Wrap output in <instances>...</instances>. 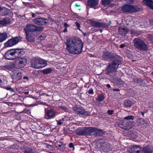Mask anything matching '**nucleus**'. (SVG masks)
I'll list each match as a JSON object with an SVG mask.
<instances>
[{"instance_id": "f257e3e1", "label": "nucleus", "mask_w": 153, "mask_h": 153, "mask_svg": "<svg viewBox=\"0 0 153 153\" xmlns=\"http://www.w3.org/2000/svg\"><path fill=\"white\" fill-rule=\"evenodd\" d=\"M66 48L69 53L73 54H79L82 51L84 43L78 38H68L66 40Z\"/></svg>"}, {"instance_id": "f03ea898", "label": "nucleus", "mask_w": 153, "mask_h": 153, "mask_svg": "<svg viewBox=\"0 0 153 153\" xmlns=\"http://www.w3.org/2000/svg\"><path fill=\"white\" fill-rule=\"evenodd\" d=\"M115 62L110 63L105 69L106 74L111 76H114L116 75L118 67L120 62L122 61L121 58L119 56H117L115 57Z\"/></svg>"}, {"instance_id": "7ed1b4c3", "label": "nucleus", "mask_w": 153, "mask_h": 153, "mask_svg": "<svg viewBox=\"0 0 153 153\" xmlns=\"http://www.w3.org/2000/svg\"><path fill=\"white\" fill-rule=\"evenodd\" d=\"M130 153H152V147L148 146L142 148L139 146H134L129 148Z\"/></svg>"}, {"instance_id": "20e7f679", "label": "nucleus", "mask_w": 153, "mask_h": 153, "mask_svg": "<svg viewBox=\"0 0 153 153\" xmlns=\"http://www.w3.org/2000/svg\"><path fill=\"white\" fill-rule=\"evenodd\" d=\"M31 66L36 69H40L45 66L47 61L43 59L33 58L31 62Z\"/></svg>"}, {"instance_id": "39448f33", "label": "nucleus", "mask_w": 153, "mask_h": 153, "mask_svg": "<svg viewBox=\"0 0 153 153\" xmlns=\"http://www.w3.org/2000/svg\"><path fill=\"white\" fill-rule=\"evenodd\" d=\"M134 46L140 50L146 51L148 49L147 45L141 40L138 38H135L133 40Z\"/></svg>"}, {"instance_id": "423d86ee", "label": "nucleus", "mask_w": 153, "mask_h": 153, "mask_svg": "<svg viewBox=\"0 0 153 153\" xmlns=\"http://www.w3.org/2000/svg\"><path fill=\"white\" fill-rule=\"evenodd\" d=\"M22 51L18 49H10V55L13 57L10 56V60L17 59L20 57L22 54Z\"/></svg>"}, {"instance_id": "0eeeda50", "label": "nucleus", "mask_w": 153, "mask_h": 153, "mask_svg": "<svg viewBox=\"0 0 153 153\" xmlns=\"http://www.w3.org/2000/svg\"><path fill=\"white\" fill-rule=\"evenodd\" d=\"M91 127L80 128L77 130L76 134L80 135H91Z\"/></svg>"}, {"instance_id": "6e6552de", "label": "nucleus", "mask_w": 153, "mask_h": 153, "mask_svg": "<svg viewBox=\"0 0 153 153\" xmlns=\"http://www.w3.org/2000/svg\"><path fill=\"white\" fill-rule=\"evenodd\" d=\"M86 22L88 24H90L92 26L96 27H102L107 28L108 26V25L106 23L100 22L91 20H88Z\"/></svg>"}, {"instance_id": "1a4fd4ad", "label": "nucleus", "mask_w": 153, "mask_h": 153, "mask_svg": "<svg viewBox=\"0 0 153 153\" xmlns=\"http://www.w3.org/2000/svg\"><path fill=\"white\" fill-rule=\"evenodd\" d=\"M56 114V112L52 109H45L44 117L46 119H50L54 118Z\"/></svg>"}, {"instance_id": "9d476101", "label": "nucleus", "mask_w": 153, "mask_h": 153, "mask_svg": "<svg viewBox=\"0 0 153 153\" xmlns=\"http://www.w3.org/2000/svg\"><path fill=\"white\" fill-rule=\"evenodd\" d=\"M73 110L77 114H81L85 116H88L89 115V112L85 111L83 108L81 107L74 106L73 107Z\"/></svg>"}, {"instance_id": "9b49d317", "label": "nucleus", "mask_w": 153, "mask_h": 153, "mask_svg": "<svg viewBox=\"0 0 153 153\" xmlns=\"http://www.w3.org/2000/svg\"><path fill=\"white\" fill-rule=\"evenodd\" d=\"M122 10L125 12L133 13L137 11V9L131 5L126 4L124 5L122 7Z\"/></svg>"}, {"instance_id": "f8f14e48", "label": "nucleus", "mask_w": 153, "mask_h": 153, "mask_svg": "<svg viewBox=\"0 0 153 153\" xmlns=\"http://www.w3.org/2000/svg\"><path fill=\"white\" fill-rule=\"evenodd\" d=\"M102 57L107 61H111L115 58L114 54L110 52H105L103 53Z\"/></svg>"}, {"instance_id": "ddd939ff", "label": "nucleus", "mask_w": 153, "mask_h": 153, "mask_svg": "<svg viewBox=\"0 0 153 153\" xmlns=\"http://www.w3.org/2000/svg\"><path fill=\"white\" fill-rule=\"evenodd\" d=\"M33 22L37 25H42L47 24L48 20L44 18H40L34 19Z\"/></svg>"}, {"instance_id": "4468645a", "label": "nucleus", "mask_w": 153, "mask_h": 153, "mask_svg": "<svg viewBox=\"0 0 153 153\" xmlns=\"http://www.w3.org/2000/svg\"><path fill=\"white\" fill-rule=\"evenodd\" d=\"M13 74L11 78L16 80L21 79L22 77V74L18 70H15L12 71Z\"/></svg>"}, {"instance_id": "2eb2a0df", "label": "nucleus", "mask_w": 153, "mask_h": 153, "mask_svg": "<svg viewBox=\"0 0 153 153\" xmlns=\"http://www.w3.org/2000/svg\"><path fill=\"white\" fill-rule=\"evenodd\" d=\"M36 26L28 24L26 26V27L24 29V30L26 33H29L30 32L36 31Z\"/></svg>"}, {"instance_id": "dca6fc26", "label": "nucleus", "mask_w": 153, "mask_h": 153, "mask_svg": "<svg viewBox=\"0 0 153 153\" xmlns=\"http://www.w3.org/2000/svg\"><path fill=\"white\" fill-rule=\"evenodd\" d=\"M19 63L18 68H22L26 65L27 63V59L24 57H21L19 59Z\"/></svg>"}, {"instance_id": "f3484780", "label": "nucleus", "mask_w": 153, "mask_h": 153, "mask_svg": "<svg viewBox=\"0 0 153 153\" xmlns=\"http://www.w3.org/2000/svg\"><path fill=\"white\" fill-rule=\"evenodd\" d=\"M21 40V38L20 36L16 37L10 39V46L16 45Z\"/></svg>"}, {"instance_id": "a211bd4d", "label": "nucleus", "mask_w": 153, "mask_h": 153, "mask_svg": "<svg viewBox=\"0 0 153 153\" xmlns=\"http://www.w3.org/2000/svg\"><path fill=\"white\" fill-rule=\"evenodd\" d=\"M99 2L98 0H88V4L91 7H93L97 5Z\"/></svg>"}, {"instance_id": "6ab92c4d", "label": "nucleus", "mask_w": 153, "mask_h": 153, "mask_svg": "<svg viewBox=\"0 0 153 153\" xmlns=\"http://www.w3.org/2000/svg\"><path fill=\"white\" fill-rule=\"evenodd\" d=\"M102 142L101 141L100 142L101 144H102ZM102 146V149L104 150L105 151H110L112 149L111 147L109 144H105L104 145H101Z\"/></svg>"}, {"instance_id": "aec40b11", "label": "nucleus", "mask_w": 153, "mask_h": 153, "mask_svg": "<svg viewBox=\"0 0 153 153\" xmlns=\"http://www.w3.org/2000/svg\"><path fill=\"white\" fill-rule=\"evenodd\" d=\"M143 3L146 6L153 9V1L151 0H143Z\"/></svg>"}, {"instance_id": "412c9836", "label": "nucleus", "mask_w": 153, "mask_h": 153, "mask_svg": "<svg viewBox=\"0 0 153 153\" xmlns=\"http://www.w3.org/2000/svg\"><path fill=\"white\" fill-rule=\"evenodd\" d=\"M9 22V19H3L0 20V27L6 26Z\"/></svg>"}, {"instance_id": "4be33fe9", "label": "nucleus", "mask_w": 153, "mask_h": 153, "mask_svg": "<svg viewBox=\"0 0 153 153\" xmlns=\"http://www.w3.org/2000/svg\"><path fill=\"white\" fill-rule=\"evenodd\" d=\"M119 31L120 34L123 36L127 33L128 30L125 28L120 27L119 28Z\"/></svg>"}, {"instance_id": "5701e85b", "label": "nucleus", "mask_w": 153, "mask_h": 153, "mask_svg": "<svg viewBox=\"0 0 153 153\" xmlns=\"http://www.w3.org/2000/svg\"><path fill=\"white\" fill-rule=\"evenodd\" d=\"M7 38V34L6 33L0 34V42L5 40Z\"/></svg>"}, {"instance_id": "b1692460", "label": "nucleus", "mask_w": 153, "mask_h": 153, "mask_svg": "<svg viewBox=\"0 0 153 153\" xmlns=\"http://www.w3.org/2000/svg\"><path fill=\"white\" fill-rule=\"evenodd\" d=\"M57 147H59L58 149L60 150H63L65 149L64 146L60 142H57L56 144Z\"/></svg>"}, {"instance_id": "393cba45", "label": "nucleus", "mask_w": 153, "mask_h": 153, "mask_svg": "<svg viewBox=\"0 0 153 153\" xmlns=\"http://www.w3.org/2000/svg\"><path fill=\"white\" fill-rule=\"evenodd\" d=\"M125 107H130L132 105L131 102L128 100H125L124 102Z\"/></svg>"}, {"instance_id": "a878e982", "label": "nucleus", "mask_w": 153, "mask_h": 153, "mask_svg": "<svg viewBox=\"0 0 153 153\" xmlns=\"http://www.w3.org/2000/svg\"><path fill=\"white\" fill-rule=\"evenodd\" d=\"M103 130L97 128V130L96 132V136H101L103 135Z\"/></svg>"}, {"instance_id": "bb28decb", "label": "nucleus", "mask_w": 153, "mask_h": 153, "mask_svg": "<svg viewBox=\"0 0 153 153\" xmlns=\"http://www.w3.org/2000/svg\"><path fill=\"white\" fill-rule=\"evenodd\" d=\"M113 0H102L101 2L102 5L107 6L109 5Z\"/></svg>"}, {"instance_id": "cd10ccee", "label": "nucleus", "mask_w": 153, "mask_h": 153, "mask_svg": "<svg viewBox=\"0 0 153 153\" xmlns=\"http://www.w3.org/2000/svg\"><path fill=\"white\" fill-rule=\"evenodd\" d=\"M52 69L49 68L42 70V72L44 74H48L50 73Z\"/></svg>"}, {"instance_id": "c85d7f7f", "label": "nucleus", "mask_w": 153, "mask_h": 153, "mask_svg": "<svg viewBox=\"0 0 153 153\" xmlns=\"http://www.w3.org/2000/svg\"><path fill=\"white\" fill-rule=\"evenodd\" d=\"M140 124L143 127H146L148 125L149 123L144 120L142 119L140 122Z\"/></svg>"}, {"instance_id": "c756f323", "label": "nucleus", "mask_w": 153, "mask_h": 153, "mask_svg": "<svg viewBox=\"0 0 153 153\" xmlns=\"http://www.w3.org/2000/svg\"><path fill=\"white\" fill-rule=\"evenodd\" d=\"M26 39L29 42H31L33 41V39L32 36L30 35L29 33H26Z\"/></svg>"}, {"instance_id": "7c9ffc66", "label": "nucleus", "mask_w": 153, "mask_h": 153, "mask_svg": "<svg viewBox=\"0 0 153 153\" xmlns=\"http://www.w3.org/2000/svg\"><path fill=\"white\" fill-rule=\"evenodd\" d=\"M105 98V97L104 95H100L98 96L96 100L99 102H101L104 100Z\"/></svg>"}, {"instance_id": "2f4dec72", "label": "nucleus", "mask_w": 153, "mask_h": 153, "mask_svg": "<svg viewBox=\"0 0 153 153\" xmlns=\"http://www.w3.org/2000/svg\"><path fill=\"white\" fill-rule=\"evenodd\" d=\"M126 129H129L133 127L132 123L131 122H128L126 124Z\"/></svg>"}, {"instance_id": "473e14b6", "label": "nucleus", "mask_w": 153, "mask_h": 153, "mask_svg": "<svg viewBox=\"0 0 153 153\" xmlns=\"http://www.w3.org/2000/svg\"><path fill=\"white\" fill-rule=\"evenodd\" d=\"M10 50L7 51L5 53L4 57L6 59L10 60Z\"/></svg>"}, {"instance_id": "72a5a7b5", "label": "nucleus", "mask_w": 153, "mask_h": 153, "mask_svg": "<svg viewBox=\"0 0 153 153\" xmlns=\"http://www.w3.org/2000/svg\"><path fill=\"white\" fill-rule=\"evenodd\" d=\"M17 66L16 65V62H15L11 63L10 64V69L14 68H17Z\"/></svg>"}, {"instance_id": "f704fd0d", "label": "nucleus", "mask_w": 153, "mask_h": 153, "mask_svg": "<svg viewBox=\"0 0 153 153\" xmlns=\"http://www.w3.org/2000/svg\"><path fill=\"white\" fill-rule=\"evenodd\" d=\"M97 130V128L91 127V132H92V134L91 135H94L96 136V132Z\"/></svg>"}, {"instance_id": "c9c22d12", "label": "nucleus", "mask_w": 153, "mask_h": 153, "mask_svg": "<svg viewBox=\"0 0 153 153\" xmlns=\"http://www.w3.org/2000/svg\"><path fill=\"white\" fill-rule=\"evenodd\" d=\"M1 68L4 70L8 71L10 69V66L9 65H5L2 66Z\"/></svg>"}, {"instance_id": "e433bc0d", "label": "nucleus", "mask_w": 153, "mask_h": 153, "mask_svg": "<svg viewBox=\"0 0 153 153\" xmlns=\"http://www.w3.org/2000/svg\"><path fill=\"white\" fill-rule=\"evenodd\" d=\"M119 126L121 128L126 130V124H125L124 123L123 124L120 123L119 124Z\"/></svg>"}, {"instance_id": "4c0bfd02", "label": "nucleus", "mask_w": 153, "mask_h": 153, "mask_svg": "<svg viewBox=\"0 0 153 153\" xmlns=\"http://www.w3.org/2000/svg\"><path fill=\"white\" fill-rule=\"evenodd\" d=\"M134 119V117L132 115H129L126 116L124 118V119L126 120H133Z\"/></svg>"}, {"instance_id": "58836bf2", "label": "nucleus", "mask_w": 153, "mask_h": 153, "mask_svg": "<svg viewBox=\"0 0 153 153\" xmlns=\"http://www.w3.org/2000/svg\"><path fill=\"white\" fill-rule=\"evenodd\" d=\"M36 31H42L43 30L44 28L41 26H36Z\"/></svg>"}, {"instance_id": "ea45409f", "label": "nucleus", "mask_w": 153, "mask_h": 153, "mask_svg": "<svg viewBox=\"0 0 153 153\" xmlns=\"http://www.w3.org/2000/svg\"><path fill=\"white\" fill-rule=\"evenodd\" d=\"M10 46V40H9L4 44V48H6Z\"/></svg>"}, {"instance_id": "a19ab883", "label": "nucleus", "mask_w": 153, "mask_h": 153, "mask_svg": "<svg viewBox=\"0 0 153 153\" xmlns=\"http://www.w3.org/2000/svg\"><path fill=\"white\" fill-rule=\"evenodd\" d=\"M63 121L64 120L63 119H61L59 121H57V124L59 125H61L63 123Z\"/></svg>"}, {"instance_id": "79ce46f5", "label": "nucleus", "mask_w": 153, "mask_h": 153, "mask_svg": "<svg viewBox=\"0 0 153 153\" xmlns=\"http://www.w3.org/2000/svg\"><path fill=\"white\" fill-rule=\"evenodd\" d=\"M88 93L89 94H94V91L93 89L92 88H90L89 89L88 91Z\"/></svg>"}, {"instance_id": "37998d69", "label": "nucleus", "mask_w": 153, "mask_h": 153, "mask_svg": "<svg viewBox=\"0 0 153 153\" xmlns=\"http://www.w3.org/2000/svg\"><path fill=\"white\" fill-rule=\"evenodd\" d=\"M114 113V111L113 110H108L107 111V113L110 115H111L113 114Z\"/></svg>"}, {"instance_id": "c03bdc74", "label": "nucleus", "mask_w": 153, "mask_h": 153, "mask_svg": "<svg viewBox=\"0 0 153 153\" xmlns=\"http://www.w3.org/2000/svg\"><path fill=\"white\" fill-rule=\"evenodd\" d=\"M76 26L77 27V28L79 29V30H80V24L78 22H76Z\"/></svg>"}, {"instance_id": "a18cd8bd", "label": "nucleus", "mask_w": 153, "mask_h": 153, "mask_svg": "<svg viewBox=\"0 0 153 153\" xmlns=\"http://www.w3.org/2000/svg\"><path fill=\"white\" fill-rule=\"evenodd\" d=\"M126 45L125 44H122L120 45V48H123L126 46Z\"/></svg>"}, {"instance_id": "49530a36", "label": "nucleus", "mask_w": 153, "mask_h": 153, "mask_svg": "<svg viewBox=\"0 0 153 153\" xmlns=\"http://www.w3.org/2000/svg\"><path fill=\"white\" fill-rule=\"evenodd\" d=\"M69 147L70 148H73V149L74 148V144L72 143H70L69 144Z\"/></svg>"}, {"instance_id": "de8ad7c7", "label": "nucleus", "mask_w": 153, "mask_h": 153, "mask_svg": "<svg viewBox=\"0 0 153 153\" xmlns=\"http://www.w3.org/2000/svg\"><path fill=\"white\" fill-rule=\"evenodd\" d=\"M61 108L62 109L64 110L65 111H66L67 110V108L65 107L61 106Z\"/></svg>"}, {"instance_id": "09e8293b", "label": "nucleus", "mask_w": 153, "mask_h": 153, "mask_svg": "<svg viewBox=\"0 0 153 153\" xmlns=\"http://www.w3.org/2000/svg\"><path fill=\"white\" fill-rule=\"evenodd\" d=\"M3 10H6L7 9L5 7H0V12Z\"/></svg>"}, {"instance_id": "8fccbe9b", "label": "nucleus", "mask_w": 153, "mask_h": 153, "mask_svg": "<svg viewBox=\"0 0 153 153\" xmlns=\"http://www.w3.org/2000/svg\"><path fill=\"white\" fill-rule=\"evenodd\" d=\"M113 91H120V90L119 89H113Z\"/></svg>"}, {"instance_id": "3c124183", "label": "nucleus", "mask_w": 153, "mask_h": 153, "mask_svg": "<svg viewBox=\"0 0 153 153\" xmlns=\"http://www.w3.org/2000/svg\"><path fill=\"white\" fill-rule=\"evenodd\" d=\"M23 78L24 79H26L27 80H28V78L27 76H24V77H23Z\"/></svg>"}, {"instance_id": "603ef678", "label": "nucleus", "mask_w": 153, "mask_h": 153, "mask_svg": "<svg viewBox=\"0 0 153 153\" xmlns=\"http://www.w3.org/2000/svg\"><path fill=\"white\" fill-rule=\"evenodd\" d=\"M106 86L108 88H110L111 87L110 85L109 84H107L106 85Z\"/></svg>"}, {"instance_id": "864d4df0", "label": "nucleus", "mask_w": 153, "mask_h": 153, "mask_svg": "<svg viewBox=\"0 0 153 153\" xmlns=\"http://www.w3.org/2000/svg\"><path fill=\"white\" fill-rule=\"evenodd\" d=\"M68 26V25L66 23H65L64 25V26L65 27H66L67 26Z\"/></svg>"}, {"instance_id": "5fc2aeb1", "label": "nucleus", "mask_w": 153, "mask_h": 153, "mask_svg": "<svg viewBox=\"0 0 153 153\" xmlns=\"http://www.w3.org/2000/svg\"><path fill=\"white\" fill-rule=\"evenodd\" d=\"M32 16L33 17H35V14L33 13H31Z\"/></svg>"}, {"instance_id": "6e6d98bb", "label": "nucleus", "mask_w": 153, "mask_h": 153, "mask_svg": "<svg viewBox=\"0 0 153 153\" xmlns=\"http://www.w3.org/2000/svg\"><path fill=\"white\" fill-rule=\"evenodd\" d=\"M140 113H141V114H142V115L143 116H144V113L145 112H142V111H141L140 112Z\"/></svg>"}, {"instance_id": "4d7b16f0", "label": "nucleus", "mask_w": 153, "mask_h": 153, "mask_svg": "<svg viewBox=\"0 0 153 153\" xmlns=\"http://www.w3.org/2000/svg\"><path fill=\"white\" fill-rule=\"evenodd\" d=\"M2 83V80L0 79V85H1Z\"/></svg>"}, {"instance_id": "13d9d810", "label": "nucleus", "mask_w": 153, "mask_h": 153, "mask_svg": "<svg viewBox=\"0 0 153 153\" xmlns=\"http://www.w3.org/2000/svg\"><path fill=\"white\" fill-rule=\"evenodd\" d=\"M10 91H11L12 92H14V90L13 89L11 88H10Z\"/></svg>"}, {"instance_id": "bf43d9fd", "label": "nucleus", "mask_w": 153, "mask_h": 153, "mask_svg": "<svg viewBox=\"0 0 153 153\" xmlns=\"http://www.w3.org/2000/svg\"><path fill=\"white\" fill-rule=\"evenodd\" d=\"M141 79H138V80L137 81V82H141Z\"/></svg>"}, {"instance_id": "052dcab7", "label": "nucleus", "mask_w": 153, "mask_h": 153, "mask_svg": "<svg viewBox=\"0 0 153 153\" xmlns=\"http://www.w3.org/2000/svg\"><path fill=\"white\" fill-rule=\"evenodd\" d=\"M67 31V29L66 28H65L64 30V32H65Z\"/></svg>"}, {"instance_id": "680f3d73", "label": "nucleus", "mask_w": 153, "mask_h": 153, "mask_svg": "<svg viewBox=\"0 0 153 153\" xmlns=\"http://www.w3.org/2000/svg\"><path fill=\"white\" fill-rule=\"evenodd\" d=\"M29 92L28 91H27L25 92V94H29Z\"/></svg>"}, {"instance_id": "e2e57ef3", "label": "nucleus", "mask_w": 153, "mask_h": 153, "mask_svg": "<svg viewBox=\"0 0 153 153\" xmlns=\"http://www.w3.org/2000/svg\"><path fill=\"white\" fill-rule=\"evenodd\" d=\"M75 6L76 7H78L79 6H80L79 5H78V4H75Z\"/></svg>"}, {"instance_id": "0e129e2a", "label": "nucleus", "mask_w": 153, "mask_h": 153, "mask_svg": "<svg viewBox=\"0 0 153 153\" xmlns=\"http://www.w3.org/2000/svg\"><path fill=\"white\" fill-rule=\"evenodd\" d=\"M43 94L44 95H46L47 96H48V94H46V93H44V94Z\"/></svg>"}, {"instance_id": "69168bd1", "label": "nucleus", "mask_w": 153, "mask_h": 153, "mask_svg": "<svg viewBox=\"0 0 153 153\" xmlns=\"http://www.w3.org/2000/svg\"><path fill=\"white\" fill-rule=\"evenodd\" d=\"M83 34H84V36H85V35H86V34L85 33H83Z\"/></svg>"}, {"instance_id": "338daca9", "label": "nucleus", "mask_w": 153, "mask_h": 153, "mask_svg": "<svg viewBox=\"0 0 153 153\" xmlns=\"http://www.w3.org/2000/svg\"><path fill=\"white\" fill-rule=\"evenodd\" d=\"M45 37H44V36H43V39H45Z\"/></svg>"}, {"instance_id": "774afa93", "label": "nucleus", "mask_w": 153, "mask_h": 153, "mask_svg": "<svg viewBox=\"0 0 153 153\" xmlns=\"http://www.w3.org/2000/svg\"><path fill=\"white\" fill-rule=\"evenodd\" d=\"M152 74L153 75V71L152 72Z\"/></svg>"}]
</instances>
